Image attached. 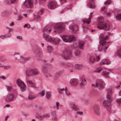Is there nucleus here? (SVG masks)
I'll list each match as a JSON object with an SVG mask.
<instances>
[{
    "label": "nucleus",
    "mask_w": 121,
    "mask_h": 121,
    "mask_svg": "<svg viewBox=\"0 0 121 121\" xmlns=\"http://www.w3.org/2000/svg\"><path fill=\"white\" fill-rule=\"evenodd\" d=\"M106 98L107 100L104 101L103 106L105 107L107 110L111 113H114V110H112L111 108V102L112 100V96L111 95L112 93V91L111 88H109L107 90Z\"/></svg>",
    "instance_id": "1"
},
{
    "label": "nucleus",
    "mask_w": 121,
    "mask_h": 121,
    "mask_svg": "<svg viewBox=\"0 0 121 121\" xmlns=\"http://www.w3.org/2000/svg\"><path fill=\"white\" fill-rule=\"evenodd\" d=\"M108 38V36L106 35L104 37L103 34H101L99 36L100 41L99 43L101 44V45L99 47V50H103L105 51L106 50L108 47V42H106V40Z\"/></svg>",
    "instance_id": "2"
},
{
    "label": "nucleus",
    "mask_w": 121,
    "mask_h": 121,
    "mask_svg": "<svg viewBox=\"0 0 121 121\" xmlns=\"http://www.w3.org/2000/svg\"><path fill=\"white\" fill-rule=\"evenodd\" d=\"M98 22L97 28L99 29H104L106 31L109 30L110 28L109 24H106L104 21V18L102 16L100 17L98 19Z\"/></svg>",
    "instance_id": "3"
},
{
    "label": "nucleus",
    "mask_w": 121,
    "mask_h": 121,
    "mask_svg": "<svg viewBox=\"0 0 121 121\" xmlns=\"http://www.w3.org/2000/svg\"><path fill=\"white\" fill-rule=\"evenodd\" d=\"M61 38L63 41L65 42L72 43L75 40V38L73 35H64Z\"/></svg>",
    "instance_id": "4"
},
{
    "label": "nucleus",
    "mask_w": 121,
    "mask_h": 121,
    "mask_svg": "<svg viewBox=\"0 0 121 121\" xmlns=\"http://www.w3.org/2000/svg\"><path fill=\"white\" fill-rule=\"evenodd\" d=\"M91 85L93 87L98 88L99 90H101L105 87V83L102 80H100L97 81L95 84H92Z\"/></svg>",
    "instance_id": "5"
},
{
    "label": "nucleus",
    "mask_w": 121,
    "mask_h": 121,
    "mask_svg": "<svg viewBox=\"0 0 121 121\" xmlns=\"http://www.w3.org/2000/svg\"><path fill=\"white\" fill-rule=\"evenodd\" d=\"M65 26V25L64 23L59 22L56 23L55 29L58 33H60L64 30Z\"/></svg>",
    "instance_id": "6"
},
{
    "label": "nucleus",
    "mask_w": 121,
    "mask_h": 121,
    "mask_svg": "<svg viewBox=\"0 0 121 121\" xmlns=\"http://www.w3.org/2000/svg\"><path fill=\"white\" fill-rule=\"evenodd\" d=\"M16 83L18 86L20 88V90L22 92H23L26 90V85L21 79L19 78L17 79Z\"/></svg>",
    "instance_id": "7"
},
{
    "label": "nucleus",
    "mask_w": 121,
    "mask_h": 121,
    "mask_svg": "<svg viewBox=\"0 0 121 121\" xmlns=\"http://www.w3.org/2000/svg\"><path fill=\"white\" fill-rule=\"evenodd\" d=\"M62 57L65 59L69 60L71 57V52L69 50H66L61 53Z\"/></svg>",
    "instance_id": "8"
},
{
    "label": "nucleus",
    "mask_w": 121,
    "mask_h": 121,
    "mask_svg": "<svg viewBox=\"0 0 121 121\" xmlns=\"http://www.w3.org/2000/svg\"><path fill=\"white\" fill-rule=\"evenodd\" d=\"M37 70L35 69H29L26 71V74L27 77H29L32 75H35L37 74Z\"/></svg>",
    "instance_id": "9"
},
{
    "label": "nucleus",
    "mask_w": 121,
    "mask_h": 121,
    "mask_svg": "<svg viewBox=\"0 0 121 121\" xmlns=\"http://www.w3.org/2000/svg\"><path fill=\"white\" fill-rule=\"evenodd\" d=\"M57 6V3L53 1H50L48 4V8L51 9H55Z\"/></svg>",
    "instance_id": "10"
},
{
    "label": "nucleus",
    "mask_w": 121,
    "mask_h": 121,
    "mask_svg": "<svg viewBox=\"0 0 121 121\" xmlns=\"http://www.w3.org/2000/svg\"><path fill=\"white\" fill-rule=\"evenodd\" d=\"M33 2L32 0H25L24 4L26 7L30 8L33 6Z\"/></svg>",
    "instance_id": "11"
},
{
    "label": "nucleus",
    "mask_w": 121,
    "mask_h": 121,
    "mask_svg": "<svg viewBox=\"0 0 121 121\" xmlns=\"http://www.w3.org/2000/svg\"><path fill=\"white\" fill-rule=\"evenodd\" d=\"M14 97V94L12 93H9L6 96L5 100L6 102H9L13 101Z\"/></svg>",
    "instance_id": "12"
},
{
    "label": "nucleus",
    "mask_w": 121,
    "mask_h": 121,
    "mask_svg": "<svg viewBox=\"0 0 121 121\" xmlns=\"http://www.w3.org/2000/svg\"><path fill=\"white\" fill-rule=\"evenodd\" d=\"M43 73L45 76L46 77H52V76L48 73V68L47 67H45L43 68Z\"/></svg>",
    "instance_id": "13"
},
{
    "label": "nucleus",
    "mask_w": 121,
    "mask_h": 121,
    "mask_svg": "<svg viewBox=\"0 0 121 121\" xmlns=\"http://www.w3.org/2000/svg\"><path fill=\"white\" fill-rule=\"evenodd\" d=\"M43 37L45 40L47 41L51 42L52 38L49 35L44 33L43 34Z\"/></svg>",
    "instance_id": "14"
},
{
    "label": "nucleus",
    "mask_w": 121,
    "mask_h": 121,
    "mask_svg": "<svg viewBox=\"0 0 121 121\" xmlns=\"http://www.w3.org/2000/svg\"><path fill=\"white\" fill-rule=\"evenodd\" d=\"M88 7L91 9L95 8V7L94 0H90L88 4Z\"/></svg>",
    "instance_id": "15"
},
{
    "label": "nucleus",
    "mask_w": 121,
    "mask_h": 121,
    "mask_svg": "<svg viewBox=\"0 0 121 121\" xmlns=\"http://www.w3.org/2000/svg\"><path fill=\"white\" fill-rule=\"evenodd\" d=\"M69 28L73 32H75V31L78 30V26L77 25H70L69 26Z\"/></svg>",
    "instance_id": "16"
},
{
    "label": "nucleus",
    "mask_w": 121,
    "mask_h": 121,
    "mask_svg": "<svg viewBox=\"0 0 121 121\" xmlns=\"http://www.w3.org/2000/svg\"><path fill=\"white\" fill-rule=\"evenodd\" d=\"M51 42H52L56 44H58L59 43L60 41V39L57 38H52L51 39Z\"/></svg>",
    "instance_id": "17"
},
{
    "label": "nucleus",
    "mask_w": 121,
    "mask_h": 121,
    "mask_svg": "<svg viewBox=\"0 0 121 121\" xmlns=\"http://www.w3.org/2000/svg\"><path fill=\"white\" fill-rule=\"evenodd\" d=\"M111 61L109 60L108 59H104L101 60L100 64L103 65H108L110 64Z\"/></svg>",
    "instance_id": "18"
},
{
    "label": "nucleus",
    "mask_w": 121,
    "mask_h": 121,
    "mask_svg": "<svg viewBox=\"0 0 121 121\" xmlns=\"http://www.w3.org/2000/svg\"><path fill=\"white\" fill-rule=\"evenodd\" d=\"M70 108L73 110L77 111L79 110V108L78 106L75 105L73 103H71L69 104Z\"/></svg>",
    "instance_id": "19"
},
{
    "label": "nucleus",
    "mask_w": 121,
    "mask_h": 121,
    "mask_svg": "<svg viewBox=\"0 0 121 121\" xmlns=\"http://www.w3.org/2000/svg\"><path fill=\"white\" fill-rule=\"evenodd\" d=\"M78 79L76 78H73L71 79L70 81V83L73 86L76 85L78 83Z\"/></svg>",
    "instance_id": "20"
},
{
    "label": "nucleus",
    "mask_w": 121,
    "mask_h": 121,
    "mask_svg": "<svg viewBox=\"0 0 121 121\" xmlns=\"http://www.w3.org/2000/svg\"><path fill=\"white\" fill-rule=\"evenodd\" d=\"M26 82L29 87H33L34 88L36 87L34 85L33 82L31 81L27 80L26 81Z\"/></svg>",
    "instance_id": "21"
},
{
    "label": "nucleus",
    "mask_w": 121,
    "mask_h": 121,
    "mask_svg": "<svg viewBox=\"0 0 121 121\" xmlns=\"http://www.w3.org/2000/svg\"><path fill=\"white\" fill-rule=\"evenodd\" d=\"M33 50L34 51V54L36 57L38 55V47L37 46H34L33 48Z\"/></svg>",
    "instance_id": "22"
},
{
    "label": "nucleus",
    "mask_w": 121,
    "mask_h": 121,
    "mask_svg": "<svg viewBox=\"0 0 121 121\" xmlns=\"http://www.w3.org/2000/svg\"><path fill=\"white\" fill-rule=\"evenodd\" d=\"M109 72L106 71H103L101 74L102 75L107 78L109 77Z\"/></svg>",
    "instance_id": "23"
},
{
    "label": "nucleus",
    "mask_w": 121,
    "mask_h": 121,
    "mask_svg": "<svg viewBox=\"0 0 121 121\" xmlns=\"http://www.w3.org/2000/svg\"><path fill=\"white\" fill-rule=\"evenodd\" d=\"M51 31L50 28L48 26L45 27L43 30V33H48Z\"/></svg>",
    "instance_id": "24"
},
{
    "label": "nucleus",
    "mask_w": 121,
    "mask_h": 121,
    "mask_svg": "<svg viewBox=\"0 0 121 121\" xmlns=\"http://www.w3.org/2000/svg\"><path fill=\"white\" fill-rule=\"evenodd\" d=\"M95 58L94 57L91 56L90 57L89 60L90 63H93L95 62Z\"/></svg>",
    "instance_id": "25"
},
{
    "label": "nucleus",
    "mask_w": 121,
    "mask_h": 121,
    "mask_svg": "<svg viewBox=\"0 0 121 121\" xmlns=\"http://www.w3.org/2000/svg\"><path fill=\"white\" fill-rule=\"evenodd\" d=\"M83 67V65L81 64H76L75 65V67L76 69H81Z\"/></svg>",
    "instance_id": "26"
},
{
    "label": "nucleus",
    "mask_w": 121,
    "mask_h": 121,
    "mask_svg": "<svg viewBox=\"0 0 121 121\" xmlns=\"http://www.w3.org/2000/svg\"><path fill=\"white\" fill-rule=\"evenodd\" d=\"M81 82H80V86H83L85 85L86 83V80L84 78L81 79Z\"/></svg>",
    "instance_id": "27"
},
{
    "label": "nucleus",
    "mask_w": 121,
    "mask_h": 121,
    "mask_svg": "<svg viewBox=\"0 0 121 121\" xmlns=\"http://www.w3.org/2000/svg\"><path fill=\"white\" fill-rule=\"evenodd\" d=\"M53 49L52 47L51 46L48 45L47 46V50L48 52L51 53Z\"/></svg>",
    "instance_id": "28"
},
{
    "label": "nucleus",
    "mask_w": 121,
    "mask_h": 121,
    "mask_svg": "<svg viewBox=\"0 0 121 121\" xmlns=\"http://www.w3.org/2000/svg\"><path fill=\"white\" fill-rule=\"evenodd\" d=\"M85 42L83 41H81L79 43V48L81 49H83L84 48V45Z\"/></svg>",
    "instance_id": "29"
},
{
    "label": "nucleus",
    "mask_w": 121,
    "mask_h": 121,
    "mask_svg": "<svg viewBox=\"0 0 121 121\" xmlns=\"http://www.w3.org/2000/svg\"><path fill=\"white\" fill-rule=\"evenodd\" d=\"M116 55L120 58H121V49L118 50L117 51Z\"/></svg>",
    "instance_id": "30"
},
{
    "label": "nucleus",
    "mask_w": 121,
    "mask_h": 121,
    "mask_svg": "<svg viewBox=\"0 0 121 121\" xmlns=\"http://www.w3.org/2000/svg\"><path fill=\"white\" fill-rule=\"evenodd\" d=\"M52 119L54 120H55L57 118V117L56 116V112L55 111H53L52 112Z\"/></svg>",
    "instance_id": "31"
},
{
    "label": "nucleus",
    "mask_w": 121,
    "mask_h": 121,
    "mask_svg": "<svg viewBox=\"0 0 121 121\" xmlns=\"http://www.w3.org/2000/svg\"><path fill=\"white\" fill-rule=\"evenodd\" d=\"M51 96V92L48 91L46 93V97L48 99H50Z\"/></svg>",
    "instance_id": "32"
},
{
    "label": "nucleus",
    "mask_w": 121,
    "mask_h": 121,
    "mask_svg": "<svg viewBox=\"0 0 121 121\" xmlns=\"http://www.w3.org/2000/svg\"><path fill=\"white\" fill-rule=\"evenodd\" d=\"M45 91L44 90L41 91L40 92L38 93V96L42 97L44 95Z\"/></svg>",
    "instance_id": "33"
},
{
    "label": "nucleus",
    "mask_w": 121,
    "mask_h": 121,
    "mask_svg": "<svg viewBox=\"0 0 121 121\" xmlns=\"http://www.w3.org/2000/svg\"><path fill=\"white\" fill-rule=\"evenodd\" d=\"M50 116V115L49 113H47L44 114L42 116H40L39 117H38V118H40L41 117H42L43 118H44L45 117H48Z\"/></svg>",
    "instance_id": "34"
},
{
    "label": "nucleus",
    "mask_w": 121,
    "mask_h": 121,
    "mask_svg": "<svg viewBox=\"0 0 121 121\" xmlns=\"http://www.w3.org/2000/svg\"><path fill=\"white\" fill-rule=\"evenodd\" d=\"M115 18L118 20H121V14H118L115 17Z\"/></svg>",
    "instance_id": "35"
},
{
    "label": "nucleus",
    "mask_w": 121,
    "mask_h": 121,
    "mask_svg": "<svg viewBox=\"0 0 121 121\" xmlns=\"http://www.w3.org/2000/svg\"><path fill=\"white\" fill-rule=\"evenodd\" d=\"M93 111H95V110H97L99 109V106L97 105H94L93 107Z\"/></svg>",
    "instance_id": "36"
},
{
    "label": "nucleus",
    "mask_w": 121,
    "mask_h": 121,
    "mask_svg": "<svg viewBox=\"0 0 121 121\" xmlns=\"http://www.w3.org/2000/svg\"><path fill=\"white\" fill-rule=\"evenodd\" d=\"M102 70V68L100 67H99L97 68L94 70V72H99Z\"/></svg>",
    "instance_id": "37"
},
{
    "label": "nucleus",
    "mask_w": 121,
    "mask_h": 121,
    "mask_svg": "<svg viewBox=\"0 0 121 121\" xmlns=\"http://www.w3.org/2000/svg\"><path fill=\"white\" fill-rule=\"evenodd\" d=\"M10 34L9 35L7 36L6 35H1L0 36V38L2 39H4L7 37H10L11 35V34Z\"/></svg>",
    "instance_id": "38"
},
{
    "label": "nucleus",
    "mask_w": 121,
    "mask_h": 121,
    "mask_svg": "<svg viewBox=\"0 0 121 121\" xmlns=\"http://www.w3.org/2000/svg\"><path fill=\"white\" fill-rule=\"evenodd\" d=\"M94 113L97 115L99 116L100 114V109L94 111Z\"/></svg>",
    "instance_id": "39"
},
{
    "label": "nucleus",
    "mask_w": 121,
    "mask_h": 121,
    "mask_svg": "<svg viewBox=\"0 0 121 121\" xmlns=\"http://www.w3.org/2000/svg\"><path fill=\"white\" fill-rule=\"evenodd\" d=\"M83 22H86L88 24H89L91 22V20L90 18L87 19L86 20H83Z\"/></svg>",
    "instance_id": "40"
},
{
    "label": "nucleus",
    "mask_w": 121,
    "mask_h": 121,
    "mask_svg": "<svg viewBox=\"0 0 121 121\" xmlns=\"http://www.w3.org/2000/svg\"><path fill=\"white\" fill-rule=\"evenodd\" d=\"M35 96H33L32 95H29L28 96V99L30 100L32 99L35 98Z\"/></svg>",
    "instance_id": "41"
},
{
    "label": "nucleus",
    "mask_w": 121,
    "mask_h": 121,
    "mask_svg": "<svg viewBox=\"0 0 121 121\" xmlns=\"http://www.w3.org/2000/svg\"><path fill=\"white\" fill-rule=\"evenodd\" d=\"M44 12V9H42L39 10L38 12V15L39 14L40 15H42L43 13Z\"/></svg>",
    "instance_id": "42"
},
{
    "label": "nucleus",
    "mask_w": 121,
    "mask_h": 121,
    "mask_svg": "<svg viewBox=\"0 0 121 121\" xmlns=\"http://www.w3.org/2000/svg\"><path fill=\"white\" fill-rule=\"evenodd\" d=\"M100 55H96V60L97 61H98L100 60Z\"/></svg>",
    "instance_id": "43"
},
{
    "label": "nucleus",
    "mask_w": 121,
    "mask_h": 121,
    "mask_svg": "<svg viewBox=\"0 0 121 121\" xmlns=\"http://www.w3.org/2000/svg\"><path fill=\"white\" fill-rule=\"evenodd\" d=\"M6 0V2L7 4L9 3L10 2L11 3H13L14 1H15L16 0Z\"/></svg>",
    "instance_id": "44"
},
{
    "label": "nucleus",
    "mask_w": 121,
    "mask_h": 121,
    "mask_svg": "<svg viewBox=\"0 0 121 121\" xmlns=\"http://www.w3.org/2000/svg\"><path fill=\"white\" fill-rule=\"evenodd\" d=\"M65 89L64 88L62 89H60V88H58L57 89V90L58 91V92L60 94L61 93V91H63L65 90Z\"/></svg>",
    "instance_id": "45"
},
{
    "label": "nucleus",
    "mask_w": 121,
    "mask_h": 121,
    "mask_svg": "<svg viewBox=\"0 0 121 121\" xmlns=\"http://www.w3.org/2000/svg\"><path fill=\"white\" fill-rule=\"evenodd\" d=\"M117 102L119 104H121V98H119L117 99L116 100Z\"/></svg>",
    "instance_id": "46"
},
{
    "label": "nucleus",
    "mask_w": 121,
    "mask_h": 121,
    "mask_svg": "<svg viewBox=\"0 0 121 121\" xmlns=\"http://www.w3.org/2000/svg\"><path fill=\"white\" fill-rule=\"evenodd\" d=\"M80 53V52L78 51H75L74 53L75 55L76 56H78L79 55Z\"/></svg>",
    "instance_id": "47"
},
{
    "label": "nucleus",
    "mask_w": 121,
    "mask_h": 121,
    "mask_svg": "<svg viewBox=\"0 0 121 121\" xmlns=\"http://www.w3.org/2000/svg\"><path fill=\"white\" fill-rule=\"evenodd\" d=\"M6 87L8 91H10L11 90L12 88L11 87L7 86H6Z\"/></svg>",
    "instance_id": "48"
},
{
    "label": "nucleus",
    "mask_w": 121,
    "mask_h": 121,
    "mask_svg": "<svg viewBox=\"0 0 121 121\" xmlns=\"http://www.w3.org/2000/svg\"><path fill=\"white\" fill-rule=\"evenodd\" d=\"M59 1L61 4H63L67 1V0H59Z\"/></svg>",
    "instance_id": "49"
},
{
    "label": "nucleus",
    "mask_w": 121,
    "mask_h": 121,
    "mask_svg": "<svg viewBox=\"0 0 121 121\" xmlns=\"http://www.w3.org/2000/svg\"><path fill=\"white\" fill-rule=\"evenodd\" d=\"M111 2V1L110 0H107L104 3V4H110Z\"/></svg>",
    "instance_id": "50"
},
{
    "label": "nucleus",
    "mask_w": 121,
    "mask_h": 121,
    "mask_svg": "<svg viewBox=\"0 0 121 121\" xmlns=\"http://www.w3.org/2000/svg\"><path fill=\"white\" fill-rule=\"evenodd\" d=\"M39 3L40 4H42L44 3L46 0H38Z\"/></svg>",
    "instance_id": "51"
},
{
    "label": "nucleus",
    "mask_w": 121,
    "mask_h": 121,
    "mask_svg": "<svg viewBox=\"0 0 121 121\" xmlns=\"http://www.w3.org/2000/svg\"><path fill=\"white\" fill-rule=\"evenodd\" d=\"M4 67V69H8L10 68V66H4V67Z\"/></svg>",
    "instance_id": "52"
},
{
    "label": "nucleus",
    "mask_w": 121,
    "mask_h": 121,
    "mask_svg": "<svg viewBox=\"0 0 121 121\" xmlns=\"http://www.w3.org/2000/svg\"><path fill=\"white\" fill-rule=\"evenodd\" d=\"M66 95L68 96H69L70 95V93L69 91H66L65 92Z\"/></svg>",
    "instance_id": "53"
},
{
    "label": "nucleus",
    "mask_w": 121,
    "mask_h": 121,
    "mask_svg": "<svg viewBox=\"0 0 121 121\" xmlns=\"http://www.w3.org/2000/svg\"><path fill=\"white\" fill-rule=\"evenodd\" d=\"M59 103L58 102H57L56 103V105L57 107V109H59Z\"/></svg>",
    "instance_id": "54"
},
{
    "label": "nucleus",
    "mask_w": 121,
    "mask_h": 121,
    "mask_svg": "<svg viewBox=\"0 0 121 121\" xmlns=\"http://www.w3.org/2000/svg\"><path fill=\"white\" fill-rule=\"evenodd\" d=\"M16 37L18 39H22V37L20 36H17Z\"/></svg>",
    "instance_id": "55"
},
{
    "label": "nucleus",
    "mask_w": 121,
    "mask_h": 121,
    "mask_svg": "<svg viewBox=\"0 0 121 121\" xmlns=\"http://www.w3.org/2000/svg\"><path fill=\"white\" fill-rule=\"evenodd\" d=\"M107 7V6H104V7H103L101 9V10L102 11L104 10Z\"/></svg>",
    "instance_id": "56"
},
{
    "label": "nucleus",
    "mask_w": 121,
    "mask_h": 121,
    "mask_svg": "<svg viewBox=\"0 0 121 121\" xmlns=\"http://www.w3.org/2000/svg\"><path fill=\"white\" fill-rule=\"evenodd\" d=\"M105 69L108 70L111 72H112L113 70V69H107V68H105Z\"/></svg>",
    "instance_id": "57"
},
{
    "label": "nucleus",
    "mask_w": 121,
    "mask_h": 121,
    "mask_svg": "<svg viewBox=\"0 0 121 121\" xmlns=\"http://www.w3.org/2000/svg\"><path fill=\"white\" fill-rule=\"evenodd\" d=\"M22 17L21 15H19L18 17V19L17 20H20L22 18Z\"/></svg>",
    "instance_id": "58"
},
{
    "label": "nucleus",
    "mask_w": 121,
    "mask_h": 121,
    "mask_svg": "<svg viewBox=\"0 0 121 121\" xmlns=\"http://www.w3.org/2000/svg\"><path fill=\"white\" fill-rule=\"evenodd\" d=\"M77 113L80 115H82L83 114V112H77Z\"/></svg>",
    "instance_id": "59"
},
{
    "label": "nucleus",
    "mask_w": 121,
    "mask_h": 121,
    "mask_svg": "<svg viewBox=\"0 0 121 121\" xmlns=\"http://www.w3.org/2000/svg\"><path fill=\"white\" fill-rule=\"evenodd\" d=\"M18 57H19L18 59H20V60L22 58H23V56H20L19 55L18 56Z\"/></svg>",
    "instance_id": "60"
},
{
    "label": "nucleus",
    "mask_w": 121,
    "mask_h": 121,
    "mask_svg": "<svg viewBox=\"0 0 121 121\" xmlns=\"http://www.w3.org/2000/svg\"><path fill=\"white\" fill-rule=\"evenodd\" d=\"M105 14L108 16H110V13L109 12H106Z\"/></svg>",
    "instance_id": "61"
},
{
    "label": "nucleus",
    "mask_w": 121,
    "mask_h": 121,
    "mask_svg": "<svg viewBox=\"0 0 121 121\" xmlns=\"http://www.w3.org/2000/svg\"><path fill=\"white\" fill-rule=\"evenodd\" d=\"M43 109V108H42L39 107L38 108V111H41Z\"/></svg>",
    "instance_id": "62"
},
{
    "label": "nucleus",
    "mask_w": 121,
    "mask_h": 121,
    "mask_svg": "<svg viewBox=\"0 0 121 121\" xmlns=\"http://www.w3.org/2000/svg\"><path fill=\"white\" fill-rule=\"evenodd\" d=\"M0 77L3 79H6V77L4 76H0Z\"/></svg>",
    "instance_id": "63"
},
{
    "label": "nucleus",
    "mask_w": 121,
    "mask_h": 121,
    "mask_svg": "<svg viewBox=\"0 0 121 121\" xmlns=\"http://www.w3.org/2000/svg\"><path fill=\"white\" fill-rule=\"evenodd\" d=\"M14 25V23L13 22H12L10 24V26H13Z\"/></svg>",
    "instance_id": "64"
}]
</instances>
